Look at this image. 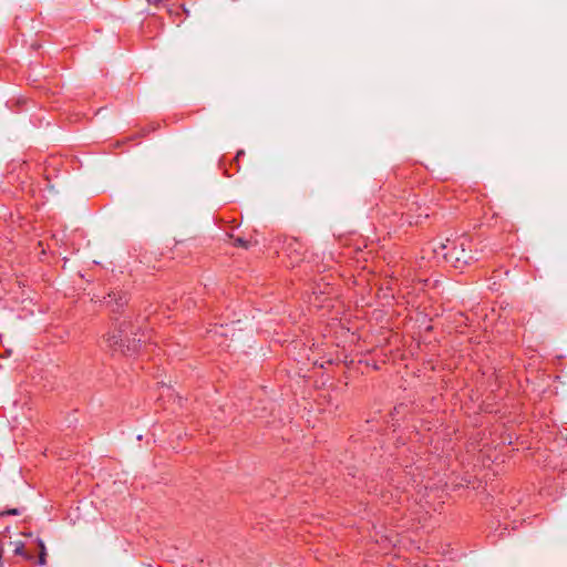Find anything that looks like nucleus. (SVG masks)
Wrapping results in <instances>:
<instances>
[{"mask_svg":"<svg viewBox=\"0 0 567 567\" xmlns=\"http://www.w3.org/2000/svg\"><path fill=\"white\" fill-rule=\"evenodd\" d=\"M128 327L130 322L124 321L120 324L117 331H114L106 338V342L109 343L110 348H113L114 350H120L122 353L136 351V340H130L127 337Z\"/></svg>","mask_w":567,"mask_h":567,"instance_id":"obj_1","label":"nucleus"},{"mask_svg":"<svg viewBox=\"0 0 567 567\" xmlns=\"http://www.w3.org/2000/svg\"><path fill=\"white\" fill-rule=\"evenodd\" d=\"M443 257L446 260H454L456 262L463 261L464 264H467L470 259H472L471 256L467 257L466 250L463 247V244L461 245L460 249L454 248L452 251L443 252Z\"/></svg>","mask_w":567,"mask_h":567,"instance_id":"obj_2","label":"nucleus"},{"mask_svg":"<svg viewBox=\"0 0 567 567\" xmlns=\"http://www.w3.org/2000/svg\"><path fill=\"white\" fill-rule=\"evenodd\" d=\"M39 546H40L39 564H40V565H44V564H45V561H47V560H45V555H47V553H45V546H44L43 542H41V540H40V543H39Z\"/></svg>","mask_w":567,"mask_h":567,"instance_id":"obj_3","label":"nucleus"},{"mask_svg":"<svg viewBox=\"0 0 567 567\" xmlns=\"http://www.w3.org/2000/svg\"><path fill=\"white\" fill-rule=\"evenodd\" d=\"M17 555L25 556L27 558H31V555H27L24 551V546L22 543H17L16 548L13 550Z\"/></svg>","mask_w":567,"mask_h":567,"instance_id":"obj_4","label":"nucleus"},{"mask_svg":"<svg viewBox=\"0 0 567 567\" xmlns=\"http://www.w3.org/2000/svg\"><path fill=\"white\" fill-rule=\"evenodd\" d=\"M235 244L237 246H240V247H244V248H247V246H248V243L245 239H243V238H237Z\"/></svg>","mask_w":567,"mask_h":567,"instance_id":"obj_5","label":"nucleus"},{"mask_svg":"<svg viewBox=\"0 0 567 567\" xmlns=\"http://www.w3.org/2000/svg\"><path fill=\"white\" fill-rule=\"evenodd\" d=\"M8 514L18 515L19 514V509H17V508L10 509V511H8Z\"/></svg>","mask_w":567,"mask_h":567,"instance_id":"obj_6","label":"nucleus"},{"mask_svg":"<svg viewBox=\"0 0 567 567\" xmlns=\"http://www.w3.org/2000/svg\"><path fill=\"white\" fill-rule=\"evenodd\" d=\"M446 248V246L444 244H441V246L439 248H435V252L439 254V249H441L442 251Z\"/></svg>","mask_w":567,"mask_h":567,"instance_id":"obj_7","label":"nucleus"},{"mask_svg":"<svg viewBox=\"0 0 567 567\" xmlns=\"http://www.w3.org/2000/svg\"><path fill=\"white\" fill-rule=\"evenodd\" d=\"M148 2H153V3H156L158 2L159 0H147Z\"/></svg>","mask_w":567,"mask_h":567,"instance_id":"obj_8","label":"nucleus"}]
</instances>
